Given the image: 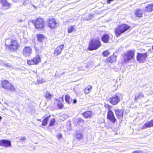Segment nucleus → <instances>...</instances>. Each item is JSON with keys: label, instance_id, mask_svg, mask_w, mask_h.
Listing matches in <instances>:
<instances>
[{"label": "nucleus", "instance_id": "f8f14e48", "mask_svg": "<svg viewBox=\"0 0 153 153\" xmlns=\"http://www.w3.org/2000/svg\"><path fill=\"white\" fill-rule=\"evenodd\" d=\"M107 117L113 123H114L117 120L115 117L113 112L111 110L108 111Z\"/></svg>", "mask_w": 153, "mask_h": 153}, {"label": "nucleus", "instance_id": "f704fd0d", "mask_svg": "<svg viewBox=\"0 0 153 153\" xmlns=\"http://www.w3.org/2000/svg\"><path fill=\"white\" fill-rule=\"evenodd\" d=\"M37 81L39 83H42L45 82V80L43 79H37Z\"/></svg>", "mask_w": 153, "mask_h": 153}, {"label": "nucleus", "instance_id": "ddd939ff", "mask_svg": "<svg viewBox=\"0 0 153 153\" xmlns=\"http://www.w3.org/2000/svg\"><path fill=\"white\" fill-rule=\"evenodd\" d=\"M115 113L117 118L121 119L123 118L124 113V110L122 109H116L115 110Z\"/></svg>", "mask_w": 153, "mask_h": 153}, {"label": "nucleus", "instance_id": "39448f33", "mask_svg": "<svg viewBox=\"0 0 153 153\" xmlns=\"http://www.w3.org/2000/svg\"><path fill=\"white\" fill-rule=\"evenodd\" d=\"M121 96V94L117 93L112 97L109 98L108 101L113 105H116L120 102Z\"/></svg>", "mask_w": 153, "mask_h": 153}, {"label": "nucleus", "instance_id": "49530a36", "mask_svg": "<svg viewBox=\"0 0 153 153\" xmlns=\"http://www.w3.org/2000/svg\"><path fill=\"white\" fill-rule=\"evenodd\" d=\"M2 118V117L1 116H0V120H1Z\"/></svg>", "mask_w": 153, "mask_h": 153}, {"label": "nucleus", "instance_id": "7c9ffc66", "mask_svg": "<svg viewBox=\"0 0 153 153\" xmlns=\"http://www.w3.org/2000/svg\"><path fill=\"white\" fill-rule=\"evenodd\" d=\"M84 121L81 118H79L77 119V123L78 124L81 126H82Z\"/></svg>", "mask_w": 153, "mask_h": 153}, {"label": "nucleus", "instance_id": "0eeeda50", "mask_svg": "<svg viewBox=\"0 0 153 153\" xmlns=\"http://www.w3.org/2000/svg\"><path fill=\"white\" fill-rule=\"evenodd\" d=\"M147 57V53H137V59L138 61L140 63H144L146 61V59Z\"/></svg>", "mask_w": 153, "mask_h": 153}, {"label": "nucleus", "instance_id": "a19ab883", "mask_svg": "<svg viewBox=\"0 0 153 153\" xmlns=\"http://www.w3.org/2000/svg\"><path fill=\"white\" fill-rule=\"evenodd\" d=\"M67 98H68V103L70 104L69 101H70V97L69 96H68V95Z\"/></svg>", "mask_w": 153, "mask_h": 153}, {"label": "nucleus", "instance_id": "aec40b11", "mask_svg": "<svg viewBox=\"0 0 153 153\" xmlns=\"http://www.w3.org/2000/svg\"><path fill=\"white\" fill-rule=\"evenodd\" d=\"M144 10L148 12H151L153 11V4H148L145 7Z\"/></svg>", "mask_w": 153, "mask_h": 153}, {"label": "nucleus", "instance_id": "37998d69", "mask_svg": "<svg viewBox=\"0 0 153 153\" xmlns=\"http://www.w3.org/2000/svg\"><path fill=\"white\" fill-rule=\"evenodd\" d=\"M65 100L66 102H67V95H65Z\"/></svg>", "mask_w": 153, "mask_h": 153}, {"label": "nucleus", "instance_id": "a878e982", "mask_svg": "<svg viewBox=\"0 0 153 153\" xmlns=\"http://www.w3.org/2000/svg\"><path fill=\"white\" fill-rule=\"evenodd\" d=\"M45 97L47 100H50L53 97V95L48 91H47L45 93Z\"/></svg>", "mask_w": 153, "mask_h": 153}, {"label": "nucleus", "instance_id": "ea45409f", "mask_svg": "<svg viewBox=\"0 0 153 153\" xmlns=\"http://www.w3.org/2000/svg\"><path fill=\"white\" fill-rule=\"evenodd\" d=\"M20 139L21 140H25V136L22 137L20 138Z\"/></svg>", "mask_w": 153, "mask_h": 153}, {"label": "nucleus", "instance_id": "7ed1b4c3", "mask_svg": "<svg viewBox=\"0 0 153 153\" xmlns=\"http://www.w3.org/2000/svg\"><path fill=\"white\" fill-rule=\"evenodd\" d=\"M135 51L129 50L125 53L124 54L123 61L122 62V63H126L133 59L134 56Z\"/></svg>", "mask_w": 153, "mask_h": 153}, {"label": "nucleus", "instance_id": "6ab92c4d", "mask_svg": "<svg viewBox=\"0 0 153 153\" xmlns=\"http://www.w3.org/2000/svg\"><path fill=\"white\" fill-rule=\"evenodd\" d=\"M82 114L86 118H91L92 114V112L90 111H86Z\"/></svg>", "mask_w": 153, "mask_h": 153}, {"label": "nucleus", "instance_id": "a18cd8bd", "mask_svg": "<svg viewBox=\"0 0 153 153\" xmlns=\"http://www.w3.org/2000/svg\"><path fill=\"white\" fill-rule=\"evenodd\" d=\"M2 1L3 0H0V4H1Z\"/></svg>", "mask_w": 153, "mask_h": 153}, {"label": "nucleus", "instance_id": "e433bc0d", "mask_svg": "<svg viewBox=\"0 0 153 153\" xmlns=\"http://www.w3.org/2000/svg\"><path fill=\"white\" fill-rule=\"evenodd\" d=\"M58 106L60 108H62L63 107V105L61 103H58Z\"/></svg>", "mask_w": 153, "mask_h": 153}, {"label": "nucleus", "instance_id": "9b49d317", "mask_svg": "<svg viewBox=\"0 0 153 153\" xmlns=\"http://www.w3.org/2000/svg\"><path fill=\"white\" fill-rule=\"evenodd\" d=\"M32 53V49L30 47H25L23 50V54L25 56H29Z\"/></svg>", "mask_w": 153, "mask_h": 153}, {"label": "nucleus", "instance_id": "473e14b6", "mask_svg": "<svg viewBox=\"0 0 153 153\" xmlns=\"http://www.w3.org/2000/svg\"><path fill=\"white\" fill-rule=\"evenodd\" d=\"M110 53L108 51L106 50L103 52L102 54L104 56H107Z\"/></svg>", "mask_w": 153, "mask_h": 153}, {"label": "nucleus", "instance_id": "20e7f679", "mask_svg": "<svg viewBox=\"0 0 153 153\" xmlns=\"http://www.w3.org/2000/svg\"><path fill=\"white\" fill-rule=\"evenodd\" d=\"M130 26L125 24H122L115 29V32L117 36H119L120 35L129 29Z\"/></svg>", "mask_w": 153, "mask_h": 153}, {"label": "nucleus", "instance_id": "f257e3e1", "mask_svg": "<svg viewBox=\"0 0 153 153\" xmlns=\"http://www.w3.org/2000/svg\"><path fill=\"white\" fill-rule=\"evenodd\" d=\"M5 44L7 47L10 48V51H12L16 50L19 46L16 40H12L10 39H8L5 40Z\"/></svg>", "mask_w": 153, "mask_h": 153}, {"label": "nucleus", "instance_id": "4be33fe9", "mask_svg": "<svg viewBox=\"0 0 153 153\" xmlns=\"http://www.w3.org/2000/svg\"><path fill=\"white\" fill-rule=\"evenodd\" d=\"M134 14L137 17H140L142 16L143 11L140 9H137L135 11Z\"/></svg>", "mask_w": 153, "mask_h": 153}, {"label": "nucleus", "instance_id": "dca6fc26", "mask_svg": "<svg viewBox=\"0 0 153 153\" xmlns=\"http://www.w3.org/2000/svg\"><path fill=\"white\" fill-rule=\"evenodd\" d=\"M63 48V45H61L55 49L53 53L56 56L60 54Z\"/></svg>", "mask_w": 153, "mask_h": 153}, {"label": "nucleus", "instance_id": "c9c22d12", "mask_svg": "<svg viewBox=\"0 0 153 153\" xmlns=\"http://www.w3.org/2000/svg\"><path fill=\"white\" fill-rule=\"evenodd\" d=\"M93 18V15L91 14L89 15L88 17H87V18L85 20H88L91 19Z\"/></svg>", "mask_w": 153, "mask_h": 153}, {"label": "nucleus", "instance_id": "423d86ee", "mask_svg": "<svg viewBox=\"0 0 153 153\" xmlns=\"http://www.w3.org/2000/svg\"><path fill=\"white\" fill-rule=\"evenodd\" d=\"M35 27L38 29H43L45 26V22L42 18H39L35 21Z\"/></svg>", "mask_w": 153, "mask_h": 153}, {"label": "nucleus", "instance_id": "c03bdc74", "mask_svg": "<svg viewBox=\"0 0 153 153\" xmlns=\"http://www.w3.org/2000/svg\"><path fill=\"white\" fill-rule=\"evenodd\" d=\"M57 74H58V72H57V71L56 72V73L55 75H56V76H59V75H57Z\"/></svg>", "mask_w": 153, "mask_h": 153}, {"label": "nucleus", "instance_id": "6e6552de", "mask_svg": "<svg viewBox=\"0 0 153 153\" xmlns=\"http://www.w3.org/2000/svg\"><path fill=\"white\" fill-rule=\"evenodd\" d=\"M2 87L5 89H7L13 91L15 90L14 87L7 80H4L1 82Z\"/></svg>", "mask_w": 153, "mask_h": 153}, {"label": "nucleus", "instance_id": "b1692460", "mask_svg": "<svg viewBox=\"0 0 153 153\" xmlns=\"http://www.w3.org/2000/svg\"><path fill=\"white\" fill-rule=\"evenodd\" d=\"M75 136L76 139L79 140L82 138L83 136L82 133L79 131H76V134H75Z\"/></svg>", "mask_w": 153, "mask_h": 153}, {"label": "nucleus", "instance_id": "cd10ccee", "mask_svg": "<svg viewBox=\"0 0 153 153\" xmlns=\"http://www.w3.org/2000/svg\"><path fill=\"white\" fill-rule=\"evenodd\" d=\"M37 38L39 41L42 42L44 39V36L43 35L39 34L37 35Z\"/></svg>", "mask_w": 153, "mask_h": 153}, {"label": "nucleus", "instance_id": "c85d7f7f", "mask_svg": "<svg viewBox=\"0 0 153 153\" xmlns=\"http://www.w3.org/2000/svg\"><path fill=\"white\" fill-rule=\"evenodd\" d=\"M92 88V86L90 85L88 86L85 89L84 92L86 94H88L89 93L90 91L91 90Z\"/></svg>", "mask_w": 153, "mask_h": 153}, {"label": "nucleus", "instance_id": "2f4dec72", "mask_svg": "<svg viewBox=\"0 0 153 153\" xmlns=\"http://www.w3.org/2000/svg\"><path fill=\"white\" fill-rule=\"evenodd\" d=\"M55 119L54 118H53L50 121L49 125L50 126H52L54 125L55 123Z\"/></svg>", "mask_w": 153, "mask_h": 153}, {"label": "nucleus", "instance_id": "de8ad7c7", "mask_svg": "<svg viewBox=\"0 0 153 153\" xmlns=\"http://www.w3.org/2000/svg\"><path fill=\"white\" fill-rule=\"evenodd\" d=\"M38 120L39 121H40V122L41 121V120L38 119Z\"/></svg>", "mask_w": 153, "mask_h": 153}, {"label": "nucleus", "instance_id": "58836bf2", "mask_svg": "<svg viewBox=\"0 0 153 153\" xmlns=\"http://www.w3.org/2000/svg\"><path fill=\"white\" fill-rule=\"evenodd\" d=\"M114 0H107V3L108 4H110L111 2L114 1Z\"/></svg>", "mask_w": 153, "mask_h": 153}, {"label": "nucleus", "instance_id": "f3484780", "mask_svg": "<svg viewBox=\"0 0 153 153\" xmlns=\"http://www.w3.org/2000/svg\"><path fill=\"white\" fill-rule=\"evenodd\" d=\"M152 126H153V119L148 123H145L144 125L142 126L141 129H145L147 128H150Z\"/></svg>", "mask_w": 153, "mask_h": 153}, {"label": "nucleus", "instance_id": "c756f323", "mask_svg": "<svg viewBox=\"0 0 153 153\" xmlns=\"http://www.w3.org/2000/svg\"><path fill=\"white\" fill-rule=\"evenodd\" d=\"M76 30L74 28V26H69L68 29V32L71 33L73 31H75Z\"/></svg>", "mask_w": 153, "mask_h": 153}, {"label": "nucleus", "instance_id": "9d476101", "mask_svg": "<svg viewBox=\"0 0 153 153\" xmlns=\"http://www.w3.org/2000/svg\"><path fill=\"white\" fill-rule=\"evenodd\" d=\"M41 61L40 57L39 55H36L33 59L27 61V63L30 65H36Z\"/></svg>", "mask_w": 153, "mask_h": 153}, {"label": "nucleus", "instance_id": "5701e85b", "mask_svg": "<svg viewBox=\"0 0 153 153\" xmlns=\"http://www.w3.org/2000/svg\"><path fill=\"white\" fill-rule=\"evenodd\" d=\"M0 65H4L7 68H10L12 67V65L10 64L7 63L5 62L2 60H0Z\"/></svg>", "mask_w": 153, "mask_h": 153}, {"label": "nucleus", "instance_id": "a211bd4d", "mask_svg": "<svg viewBox=\"0 0 153 153\" xmlns=\"http://www.w3.org/2000/svg\"><path fill=\"white\" fill-rule=\"evenodd\" d=\"M1 4L3 6V9H7L10 7V4L7 2V0H3Z\"/></svg>", "mask_w": 153, "mask_h": 153}, {"label": "nucleus", "instance_id": "4468645a", "mask_svg": "<svg viewBox=\"0 0 153 153\" xmlns=\"http://www.w3.org/2000/svg\"><path fill=\"white\" fill-rule=\"evenodd\" d=\"M11 142L10 140H1V146L5 147H9L11 146Z\"/></svg>", "mask_w": 153, "mask_h": 153}, {"label": "nucleus", "instance_id": "8fccbe9b", "mask_svg": "<svg viewBox=\"0 0 153 153\" xmlns=\"http://www.w3.org/2000/svg\"><path fill=\"white\" fill-rule=\"evenodd\" d=\"M0 145L1 146V140H0Z\"/></svg>", "mask_w": 153, "mask_h": 153}, {"label": "nucleus", "instance_id": "4c0bfd02", "mask_svg": "<svg viewBox=\"0 0 153 153\" xmlns=\"http://www.w3.org/2000/svg\"><path fill=\"white\" fill-rule=\"evenodd\" d=\"M57 137L58 139H60L62 138V134H59L57 135Z\"/></svg>", "mask_w": 153, "mask_h": 153}, {"label": "nucleus", "instance_id": "f03ea898", "mask_svg": "<svg viewBox=\"0 0 153 153\" xmlns=\"http://www.w3.org/2000/svg\"><path fill=\"white\" fill-rule=\"evenodd\" d=\"M101 45V43L99 39H92L89 42L88 49L90 51L96 50L99 48Z\"/></svg>", "mask_w": 153, "mask_h": 153}, {"label": "nucleus", "instance_id": "412c9836", "mask_svg": "<svg viewBox=\"0 0 153 153\" xmlns=\"http://www.w3.org/2000/svg\"><path fill=\"white\" fill-rule=\"evenodd\" d=\"M116 56L113 55L107 58V61L108 62L112 63L116 61Z\"/></svg>", "mask_w": 153, "mask_h": 153}, {"label": "nucleus", "instance_id": "09e8293b", "mask_svg": "<svg viewBox=\"0 0 153 153\" xmlns=\"http://www.w3.org/2000/svg\"><path fill=\"white\" fill-rule=\"evenodd\" d=\"M152 49L153 50V45L152 46Z\"/></svg>", "mask_w": 153, "mask_h": 153}, {"label": "nucleus", "instance_id": "2eb2a0df", "mask_svg": "<svg viewBox=\"0 0 153 153\" xmlns=\"http://www.w3.org/2000/svg\"><path fill=\"white\" fill-rule=\"evenodd\" d=\"M110 38V35L108 34L105 33L101 36V39L103 42L107 43L109 42Z\"/></svg>", "mask_w": 153, "mask_h": 153}, {"label": "nucleus", "instance_id": "72a5a7b5", "mask_svg": "<svg viewBox=\"0 0 153 153\" xmlns=\"http://www.w3.org/2000/svg\"><path fill=\"white\" fill-rule=\"evenodd\" d=\"M104 106L105 108H107L108 109V111L111 110H110L111 108L112 107L110 105L108 104H105L104 105Z\"/></svg>", "mask_w": 153, "mask_h": 153}, {"label": "nucleus", "instance_id": "bb28decb", "mask_svg": "<svg viewBox=\"0 0 153 153\" xmlns=\"http://www.w3.org/2000/svg\"><path fill=\"white\" fill-rule=\"evenodd\" d=\"M51 117V116L49 115L48 117H46L44 119L42 122V126H45L47 125L48 119Z\"/></svg>", "mask_w": 153, "mask_h": 153}, {"label": "nucleus", "instance_id": "1a4fd4ad", "mask_svg": "<svg viewBox=\"0 0 153 153\" xmlns=\"http://www.w3.org/2000/svg\"><path fill=\"white\" fill-rule=\"evenodd\" d=\"M48 23V26L50 28H56L58 26V24L56 22L55 20L53 18H50L47 20Z\"/></svg>", "mask_w": 153, "mask_h": 153}, {"label": "nucleus", "instance_id": "79ce46f5", "mask_svg": "<svg viewBox=\"0 0 153 153\" xmlns=\"http://www.w3.org/2000/svg\"><path fill=\"white\" fill-rule=\"evenodd\" d=\"M77 102V100L76 99H74L73 100V104H75Z\"/></svg>", "mask_w": 153, "mask_h": 153}, {"label": "nucleus", "instance_id": "393cba45", "mask_svg": "<svg viewBox=\"0 0 153 153\" xmlns=\"http://www.w3.org/2000/svg\"><path fill=\"white\" fill-rule=\"evenodd\" d=\"M143 97L144 95L142 94L141 92H139L135 96V98L134 100L135 101H137V100L142 98Z\"/></svg>", "mask_w": 153, "mask_h": 153}]
</instances>
